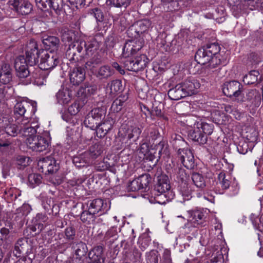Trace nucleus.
I'll return each mask as SVG.
<instances>
[{
  "label": "nucleus",
  "mask_w": 263,
  "mask_h": 263,
  "mask_svg": "<svg viewBox=\"0 0 263 263\" xmlns=\"http://www.w3.org/2000/svg\"><path fill=\"white\" fill-rule=\"evenodd\" d=\"M143 135L144 139L153 146L158 143L163 137H161L158 130L155 128H149L146 129Z\"/></svg>",
  "instance_id": "nucleus-26"
},
{
  "label": "nucleus",
  "mask_w": 263,
  "mask_h": 263,
  "mask_svg": "<svg viewBox=\"0 0 263 263\" xmlns=\"http://www.w3.org/2000/svg\"><path fill=\"white\" fill-rule=\"evenodd\" d=\"M178 187L184 200H189L192 198V190L187 183L180 184Z\"/></svg>",
  "instance_id": "nucleus-52"
},
{
  "label": "nucleus",
  "mask_w": 263,
  "mask_h": 263,
  "mask_svg": "<svg viewBox=\"0 0 263 263\" xmlns=\"http://www.w3.org/2000/svg\"><path fill=\"white\" fill-rule=\"evenodd\" d=\"M87 207L96 215H101L106 213L110 208V203L106 199L96 198L88 202Z\"/></svg>",
  "instance_id": "nucleus-14"
},
{
  "label": "nucleus",
  "mask_w": 263,
  "mask_h": 263,
  "mask_svg": "<svg viewBox=\"0 0 263 263\" xmlns=\"http://www.w3.org/2000/svg\"><path fill=\"white\" fill-rule=\"evenodd\" d=\"M153 149L157 153L159 158L168 157L170 154L167 141L163 137L154 145Z\"/></svg>",
  "instance_id": "nucleus-28"
},
{
  "label": "nucleus",
  "mask_w": 263,
  "mask_h": 263,
  "mask_svg": "<svg viewBox=\"0 0 263 263\" xmlns=\"http://www.w3.org/2000/svg\"><path fill=\"white\" fill-rule=\"evenodd\" d=\"M128 99L127 93L121 94L112 103L110 109L114 112H118L125 106L126 101Z\"/></svg>",
  "instance_id": "nucleus-31"
},
{
  "label": "nucleus",
  "mask_w": 263,
  "mask_h": 263,
  "mask_svg": "<svg viewBox=\"0 0 263 263\" xmlns=\"http://www.w3.org/2000/svg\"><path fill=\"white\" fill-rule=\"evenodd\" d=\"M26 143L28 148L36 152H42L49 148L50 146V139L47 136L37 135L27 138Z\"/></svg>",
  "instance_id": "nucleus-8"
},
{
  "label": "nucleus",
  "mask_w": 263,
  "mask_h": 263,
  "mask_svg": "<svg viewBox=\"0 0 263 263\" xmlns=\"http://www.w3.org/2000/svg\"><path fill=\"white\" fill-rule=\"evenodd\" d=\"M189 218L194 227H203L206 224V218L208 213L203 209H196L187 211Z\"/></svg>",
  "instance_id": "nucleus-15"
},
{
  "label": "nucleus",
  "mask_w": 263,
  "mask_h": 263,
  "mask_svg": "<svg viewBox=\"0 0 263 263\" xmlns=\"http://www.w3.org/2000/svg\"><path fill=\"white\" fill-rule=\"evenodd\" d=\"M42 176L39 174L32 173L28 175L29 185L31 188L39 185L42 181Z\"/></svg>",
  "instance_id": "nucleus-57"
},
{
  "label": "nucleus",
  "mask_w": 263,
  "mask_h": 263,
  "mask_svg": "<svg viewBox=\"0 0 263 263\" xmlns=\"http://www.w3.org/2000/svg\"><path fill=\"white\" fill-rule=\"evenodd\" d=\"M151 238L148 234H143L138 240L139 247L142 251L145 250L151 244Z\"/></svg>",
  "instance_id": "nucleus-61"
},
{
  "label": "nucleus",
  "mask_w": 263,
  "mask_h": 263,
  "mask_svg": "<svg viewBox=\"0 0 263 263\" xmlns=\"http://www.w3.org/2000/svg\"><path fill=\"white\" fill-rule=\"evenodd\" d=\"M104 150V145L100 143H96L89 147L88 151H85L91 161L100 156Z\"/></svg>",
  "instance_id": "nucleus-30"
},
{
  "label": "nucleus",
  "mask_w": 263,
  "mask_h": 263,
  "mask_svg": "<svg viewBox=\"0 0 263 263\" xmlns=\"http://www.w3.org/2000/svg\"><path fill=\"white\" fill-rule=\"evenodd\" d=\"M48 217L46 214L37 213L35 217L33 219L32 221L37 226V232H35V234H40L45 226L47 224Z\"/></svg>",
  "instance_id": "nucleus-40"
},
{
  "label": "nucleus",
  "mask_w": 263,
  "mask_h": 263,
  "mask_svg": "<svg viewBox=\"0 0 263 263\" xmlns=\"http://www.w3.org/2000/svg\"><path fill=\"white\" fill-rule=\"evenodd\" d=\"M55 97L57 102L64 105L69 103L71 99L72 95L69 89L63 87L58 91Z\"/></svg>",
  "instance_id": "nucleus-35"
},
{
  "label": "nucleus",
  "mask_w": 263,
  "mask_h": 263,
  "mask_svg": "<svg viewBox=\"0 0 263 263\" xmlns=\"http://www.w3.org/2000/svg\"><path fill=\"white\" fill-rule=\"evenodd\" d=\"M243 86L236 80L227 81L222 86L223 94L228 97L235 99L238 102H243L242 97Z\"/></svg>",
  "instance_id": "nucleus-7"
},
{
  "label": "nucleus",
  "mask_w": 263,
  "mask_h": 263,
  "mask_svg": "<svg viewBox=\"0 0 263 263\" xmlns=\"http://www.w3.org/2000/svg\"><path fill=\"white\" fill-rule=\"evenodd\" d=\"M125 88L122 80L115 79L109 82L105 87L106 96L109 98H114L122 92Z\"/></svg>",
  "instance_id": "nucleus-19"
},
{
  "label": "nucleus",
  "mask_w": 263,
  "mask_h": 263,
  "mask_svg": "<svg viewBox=\"0 0 263 263\" xmlns=\"http://www.w3.org/2000/svg\"><path fill=\"white\" fill-rule=\"evenodd\" d=\"M97 86L92 83H85L84 86H81L78 90V94L87 97L96 93Z\"/></svg>",
  "instance_id": "nucleus-44"
},
{
  "label": "nucleus",
  "mask_w": 263,
  "mask_h": 263,
  "mask_svg": "<svg viewBox=\"0 0 263 263\" xmlns=\"http://www.w3.org/2000/svg\"><path fill=\"white\" fill-rule=\"evenodd\" d=\"M169 98L173 100H178L182 98L187 96L182 89L180 83L177 84L174 87L170 89L168 91Z\"/></svg>",
  "instance_id": "nucleus-37"
},
{
  "label": "nucleus",
  "mask_w": 263,
  "mask_h": 263,
  "mask_svg": "<svg viewBox=\"0 0 263 263\" xmlns=\"http://www.w3.org/2000/svg\"><path fill=\"white\" fill-rule=\"evenodd\" d=\"M5 198L9 202L15 201L21 195V191L16 187L6 188L4 191Z\"/></svg>",
  "instance_id": "nucleus-49"
},
{
  "label": "nucleus",
  "mask_w": 263,
  "mask_h": 263,
  "mask_svg": "<svg viewBox=\"0 0 263 263\" xmlns=\"http://www.w3.org/2000/svg\"><path fill=\"white\" fill-rule=\"evenodd\" d=\"M41 50H26V63L30 66H32L39 63L40 54Z\"/></svg>",
  "instance_id": "nucleus-39"
},
{
  "label": "nucleus",
  "mask_w": 263,
  "mask_h": 263,
  "mask_svg": "<svg viewBox=\"0 0 263 263\" xmlns=\"http://www.w3.org/2000/svg\"><path fill=\"white\" fill-rule=\"evenodd\" d=\"M178 160L187 169H194L195 164V159L192 151L190 149H186L182 153H179L177 155Z\"/></svg>",
  "instance_id": "nucleus-22"
},
{
  "label": "nucleus",
  "mask_w": 263,
  "mask_h": 263,
  "mask_svg": "<svg viewBox=\"0 0 263 263\" xmlns=\"http://www.w3.org/2000/svg\"><path fill=\"white\" fill-rule=\"evenodd\" d=\"M37 166L39 171L45 175L52 174L59 169V165L57 163L55 159L51 156L46 157L40 160Z\"/></svg>",
  "instance_id": "nucleus-12"
},
{
  "label": "nucleus",
  "mask_w": 263,
  "mask_h": 263,
  "mask_svg": "<svg viewBox=\"0 0 263 263\" xmlns=\"http://www.w3.org/2000/svg\"><path fill=\"white\" fill-rule=\"evenodd\" d=\"M142 133V128L136 125H122L119 132V136L126 140L125 147L130 148L133 142H136Z\"/></svg>",
  "instance_id": "nucleus-5"
},
{
  "label": "nucleus",
  "mask_w": 263,
  "mask_h": 263,
  "mask_svg": "<svg viewBox=\"0 0 263 263\" xmlns=\"http://www.w3.org/2000/svg\"><path fill=\"white\" fill-rule=\"evenodd\" d=\"M137 178L142 192H147L149 190V184L152 181V178L148 174H143Z\"/></svg>",
  "instance_id": "nucleus-43"
},
{
  "label": "nucleus",
  "mask_w": 263,
  "mask_h": 263,
  "mask_svg": "<svg viewBox=\"0 0 263 263\" xmlns=\"http://www.w3.org/2000/svg\"><path fill=\"white\" fill-rule=\"evenodd\" d=\"M57 239L61 241L58 246L65 251L69 248L72 243L77 241V230L72 225L66 227L63 231L57 234Z\"/></svg>",
  "instance_id": "nucleus-6"
},
{
  "label": "nucleus",
  "mask_w": 263,
  "mask_h": 263,
  "mask_svg": "<svg viewBox=\"0 0 263 263\" xmlns=\"http://www.w3.org/2000/svg\"><path fill=\"white\" fill-rule=\"evenodd\" d=\"M70 247L76 256V259L78 260L79 263H84L88 253L87 245L81 240H78L72 243Z\"/></svg>",
  "instance_id": "nucleus-17"
},
{
  "label": "nucleus",
  "mask_w": 263,
  "mask_h": 263,
  "mask_svg": "<svg viewBox=\"0 0 263 263\" xmlns=\"http://www.w3.org/2000/svg\"><path fill=\"white\" fill-rule=\"evenodd\" d=\"M14 67L16 77L20 80L27 78L30 73L29 65L26 63L24 55L17 57L14 61Z\"/></svg>",
  "instance_id": "nucleus-16"
},
{
  "label": "nucleus",
  "mask_w": 263,
  "mask_h": 263,
  "mask_svg": "<svg viewBox=\"0 0 263 263\" xmlns=\"http://www.w3.org/2000/svg\"><path fill=\"white\" fill-rule=\"evenodd\" d=\"M27 245L26 241L23 238L19 239L14 246L13 254L16 257H21L22 253L24 251V247Z\"/></svg>",
  "instance_id": "nucleus-54"
},
{
  "label": "nucleus",
  "mask_w": 263,
  "mask_h": 263,
  "mask_svg": "<svg viewBox=\"0 0 263 263\" xmlns=\"http://www.w3.org/2000/svg\"><path fill=\"white\" fill-rule=\"evenodd\" d=\"M114 73V70L109 66H101L98 70L97 77L99 79H107Z\"/></svg>",
  "instance_id": "nucleus-55"
},
{
  "label": "nucleus",
  "mask_w": 263,
  "mask_h": 263,
  "mask_svg": "<svg viewBox=\"0 0 263 263\" xmlns=\"http://www.w3.org/2000/svg\"><path fill=\"white\" fill-rule=\"evenodd\" d=\"M48 5L52 8L57 15H60L63 6V0H49Z\"/></svg>",
  "instance_id": "nucleus-58"
},
{
  "label": "nucleus",
  "mask_w": 263,
  "mask_h": 263,
  "mask_svg": "<svg viewBox=\"0 0 263 263\" xmlns=\"http://www.w3.org/2000/svg\"><path fill=\"white\" fill-rule=\"evenodd\" d=\"M11 80L12 73L9 66H2L0 70V82L4 85L9 83Z\"/></svg>",
  "instance_id": "nucleus-46"
},
{
  "label": "nucleus",
  "mask_w": 263,
  "mask_h": 263,
  "mask_svg": "<svg viewBox=\"0 0 263 263\" xmlns=\"http://www.w3.org/2000/svg\"><path fill=\"white\" fill-rule=\"evenodd\" d=\"M58 50H50L41 58L40 68L44 70L53 69L60 63V59L57 52Z\"/></svg>",
  "instance_id": "nucleus-11"
},
{
  "label": "nucleus",
  "mask_w": 263,
  "mask_h": 263,
  "mask_svg": "<svg viewBox=\"0 0 263 263\" xmlns=\"http://www.w3.org/2000/svg\"><path fill=\"white\" fill-rule=\"evenodd\" d=\"M191 178L194 184L198 188L203 189L206 186L205 177L199 173L192 174Z\"/></svg>",
  "instance_id": "nucleus-51"
},
{
  "label": "nucleus",
  "mask_w": 263,
  "mask_h": 263,
  "mask_svg": "<svg viewBox=\"0 0 263 263\" xmlns=\"http://www.w3.org/2000/svg\"><path fill=\"white\" fill-rule=\"evenodd\" d=\"M259 72L257 70H251L243 77V82L247 85L255 84L258 80Z\"/></svg>",
  "instance_id": "nucleus-48"
},
{
  "label": "nucleus",
  "mask_w": 263,
  "mask_h": 263,
  "mask_svg": "<svg viewBox=\"0 0 263 263\" xmlns=\"http://www.w3.org/2000/svg\"><path fill=\"white\" fill-rule=\"evenodd\" d=\"M137 50H122V58L125 67L132 71L138 72L146 68L150 61L149 59L144 54H138Z\"/></svg>",
  "instance_id": "nucleus-2"
},
{
  "label": "nucleus",
  "mask_w": 263,
  "mask_h": 263,
  "mask_svg": "<svg viewBox=\"0 0 263 263\" xmlns=\"http://www.w3.org/2000/svg\"><path fill=\"white\" fill-rule=\"evenodd\" d=\"M82 107V103L80 101H75L67 109L65 108L61 110L62 119L67 123L74 125L73 116L77 115Z\"/></svg>",
  "instance_id": "nucleus-13"
},
{
  "label": "nucleus",
  "mask_w": 263,
  "mask_h": 263,
  "mask_svg": "<svg viewBox=\"0 0 263 263\" xmlns=\"http://www.w3.org/2000/svg\"><path fill=\"white\" fill-rule=\"evenodd\" d=\"M29 77H30L29 81L27 82L26 84L32 83L37 86H41L44 83L45 76L40 68L34 69L32 72H30Z\"/></svg>",
  "instance_id": "nucleus-29"
},
{
  "label": "nucleus",
  "mask_w": 263,
  "mask_h": 263,
  "mask_svg": "<svg viewBox=\"0 0 263 263\" xmlns=\"http://www.w3.org/2000/svg\"><path fill=\"white\" fill-rule=\"evenodd\" d=\"M0 129V147H7L11 144L10 137H15L21 132L18 126L13 123L12 119L8 115L5 117Z\"/></svg>",
  "instance_id": "nucleus-4"
},
{
  "label": "nucleus",
  "mask_w": 263,
  "mask_h": 263,
  "mask_svg": "<svg viewBox=\"0 0 263 263\" xmlns=\"http://www.w3.org/2000/svg\"><path fill=\"white\" fill-rule=\"evenodd\" d=\"M171 143L173 148L177 151V155L180 153H183L186 149H189L187 147V142L179 135L175 134L172 136Z\"/></svg>",
  "instance_id": "nucleus-27"
},
{
  "label": "nucleus",
  "mask_w": 263,
  "mask_h": 263,
  "mask_svg": "<svg viewBox=\"0 0 263 263\" xmlns=\"http://www.w3.org/2000/svg\"><path fill=\"white\" fill-rule=\"evenodd\" d=\"M115 163L107 158H104L102 161H100L96 164V168L98 171H104L105 170H109L110 172H113L114 168Z\"/></svg>",
  "instance_id": "nucleus-45"
},
{
  "label": "nucleus",
  "mask_w": 263,
  "mask_h": 263,
  "mask_svg": "<svg viewBox=\"0 0 263 263\" xmlns=\"http://www.w3.org/2000/svg\"><path fill=\"white\" fill-rule=\"evenodd\" d=\"M151 193L155 201L160 204H165L175 197L174 192L171 190L168 177L164 175L158 177Z\"/></svg>",
  "instance_id": "nucleus-1"
},
{
  "label": "nucleus",
  "mask_w": 263,
  "mask_h": 263,
  "mask_svg": "<svg viewBox=\"0 0 263 263\" xmlns=\"http://www.w3.org/2000/svg\"><path fill=\"white\" fill-rule=\"evenodd\" d=\"M118 234L117 231V226L111 227L106 232L103 236V240L105 242V245L110 246L118 239Z\"/></svg>",
  "instance_id": "nucleus-34"
},
{
  "label": "nucleus",
  "mask_w": 263,
  "mask_h": 263,
  "mask_svg": "<svg viewBox=\"0 0 263 263\" xmlns=\"http://www.w3.org/2000/svg\"><path fill=\"white\" fill-rule=\"evenodd\" d=\"M38 127L37 125L32 126L31 125L27 124L21 129L23 130L24 136L27 137V138H29L30 137L36 136V135H34L36 134L37 132L36 128Z\"/></svg>",
  "instance_id": "nucleus-62"
},
{
  "label": "nucleus",
  "mask_w": 263,
  "mask_h": 263,
  "mask_svg": "<svg viewBox=\"0 0 263 263\" xmlns=\"http://www.w3.org/2000/svg\"><path fill=\"white\" fill-rule=\"evenodd\" d=\"M85 74L86 71L84 68L82 67L73 68L69 74L71 84L75 86L81 84L85 79Z\"/></svg>",
  "instance_id": "nucleus-24"
},
{
  "label": "nucleus",
  "mask_w": 263,
  "mask_h": 263,
  "mask_svg": "<svg viewBox=\"0 0 263 263\" xmlns=\"http://www.w3.org/2000/svg\"><path fill=\"white\" fill-rule=\"evenodd\" d=\"M77 215H80L81 220L86 224L93 223L97 217L96 215L87 207L86 209L84 208L82 211H80L79 213H77Z\"/></svg>",
  "instance_id": "nucleus-33"
},
{
  "label": "nucleus",
  "mask_w": 263,
  "mask_h": 263,
  "mask_svg": "<svg viewBox=\"0 0 263 263\" xmlns=\"http://www.w3.org/2000/svg\"><path fill=\"white\" fill-rule=\"evenodd\" d=\"M261 51L251 52L248 57V60L251 64H257L263 60V56L261 55Z\"/></svg>",
  "instance_id": "nucleus-63"
},
{
  "label": "nucleus",
  "mask_w": 263,
  "mask_h": 263,
  "mask_svg": "<svg viewBox=\"0 0 263 263\" xmlns=\"http://www.w3.org/2000/svg\"><path fill=\"white\" fill-rule=\"evenodd\" d=\"M144 40L142 37L126 41L122 49H141L144 45Z\"/></svg>",
  "instance_id": "nucleus-41"
},
{
  "label": "nucleus",
  "mask_w": 263,
  "mask_h": 263,
  "mask_svg": "<svg viewBox=\"0 0 263 263\" xmlns=\"http://www.w3.org/2000/svg\"><path fill=\"white\" fill-rule=\"evenodd\" d=\"M180 84L187 96L197 93L201 86L200 80L193 77H188Z\"/></svg>",
  "instance_id": "nucleus-18"
},
{
  "label": "nucleus",
  "mask_w": 263,
  "mask_h": 263,
  "mask_svg": "<svg viewBox=\"0 0 263 263\" xmlns=\"http://www.w3.org/2000/svg\"><path fill=\"white\" fill-rule=\"evenodd\" d=\"M9 3L17 13L22 15L29 14L32 10V5L27 0H10Z\"/></svg>",
  "instance_id": "nucleus-20"
},
{
  "label": "nucleus",
  "mask_w": 263,
  "mask_h": 263,
  "mask_svg": "<svg viewBox=\"0 0 263 263\" xmlns=\"http://www.w3.org/2000/svg\"><path fill=\"white\" fill-rule=\"evenodd\" d=\"M37 110L36 104L34 102L31 104L25 101H20L16 103L14 107V114L16 117H23L26 120L35 114Z\"/></svg>",
  "instance_id": "nucleus-9"
},
{
  "label": "nucleus",
  "mask_w": 263,
  "mask_h": 263,
  "mask_svg": "<svg viewBox=\"0 0 263 263\" xmlns=\"http://www.w3.org/2000/svg\"><path fill=\"white\" fill-rule=\"evenodd\" d=\"M173 174L174 177H175V179L179 183V184L187 183V180L189 176L184 168L177 166L174 168Z\"/></svg>",
  "instance_id": "nucleus-42"
},
{
  "label": "nucleus",
  "mask_w": 263,
  "mask_h": 263,
  "mask_svg": "<svg viewBox=\"0 0 263 263\" xmlns=\"http://www.w3.org/2000/svg\"><path fill=\"white\" fill-rule=\"evenodd\" d=\"M253 216L252 215L250 219L254 228L263 233V212L259 219L257 218H254Z\"/></svg>",
  "instance_id": "nucleus-64"
},
{
  "label": "nucleus",
  "mask_w": 263,
  "mask_h": 263,
  "mask_svg": "<svg viewBox=\"0 0 263 263\" xmlns=\"http://www.w3.org/2000/svg\"><path fill=\"white\" fill-rule=\"evenodd\" d=\"M72 162L77 168H81L87 166L91 161L88 157L87 154L83 152L80 154L73 156Z\"/></svg>",
  "instance_id": "nucleus-38"
},
{
  "label": "nucleus",
  "mask_w": 263,
  "mask_h": 263,
  "mask_svg": "<svg viewBox=\"0 0 263 263\" xmlns=\"http://www.w3.org/2000/svg\"><path fill=\"white\" fill-rule=\"evenodd\" d=\"M105 117L104 110L101 108L92 109L85 117L83 124L91 129H95Z\"/></svg>",
  "instance_id": "nucleus-10"
},
{
  "label": "nucleus",
  "mask_w": 263,
  "mask_h": 263,
  "mask_svg": "<svg viewBox=\"0 0 263 263\" xmlns=\"http://www.w3.org/2000/svg\"><path fill=\"white\" fill-rule=\"evenodd\" d=\"M128 256H124V261L128 260L133 263H139L141 261L142 253L138 249L135 248L132 251L129 252Z\"/></svg>",
  "instance_id": "nucleus-53"
},
{
  "label": "nucleus",
  "mask_w": 263,
  "mask_h": 263,
  "mask_svg": "<svg viewBox=\"0 0 263 263\" xmlns=\"http://www.w3.org/2000/svg\"><path fill=\"white\" fill-rule=\"evenodd\" d=\"M42 42L45 46L48 47L46 49L51 48L58 49L60 47V40L56 36H45L43 37Z\"/></svg>",
  "instance_id": "nucleus-47"
},
{
  "label": "nucleus",
  "mask_w": 263,
  "mask_h": 263,
  "mask_svg": "<svg viewBox=\"0 0 263 263\" xmlns=\"http://www.w3.org/2000/svg\"><path fill=\"white\" fill-rule=\"evenodd\" d=\"M61 40L65 44V46H68L67 49H71L74 48L77 44L79 46L78 43H74L73 40L75 36L74 32L72 30H69L68 28H64L61 29ZM77 49H82V47L79 48V46L76 47Z\"/></svg>",
  "instance_id": "nucleus-23"
},
{
  "label": "nucleus",
  "mask_w": 263,
  "mask_h": 263,
  "mask_svg": "<svg viewBox=\"0 0 263 263\" xmlns=\"http://www.w3.org/2000/svg\"><path fill=\"white\" fill-rule=\"evenodd\" d=\"M88 263H104L105 256L103 249L98 246L91 250L88 253Z\"/></svg>",
  "instance_id": "nucleus-25"
},
{
  "label": "nucleus",
  "mask_w": 263,
  "mask_h": 263,
  "mask_svg": "<svg viewBox=\"0 0 263 263\" xmlns=\"http://www.w3.org/2000/svg\"><path fill=\"white\" fill-rule=\"evenodd\" d=\"M228 54L224 50H218L217 53L214 54L211 50H197L195 60L200 65L209 63L211 65L224 64L227 60Z\"/></svg>",
  "instance_id": "nucleus-3"
},
{
  "label": "nucleus",
  "mask_w": 263,
  "mask_h": 263,
  "mask_svg": "<svg viewBox=\"0 0 263 263\" xmlns=\"http://www.w3.org/2000/svg\"><path fill=\"white\" fill-rule=\"evenodd\" d=\"M189 137L192 140L197 142L200 145L205 144L208 140L207 136L197 127L190 132Z\"/></svg>",
  "instance_id": "nucleus-36"
},
{
  "label": "nucleus",
  "mask_w": 263,
  "mask_h": 263,
  "mask_svg": "<svg viewBox=\"0 0 263 263\" xmlns=\"http://www.w3.org/2000/svg\"><path fill=\"white\" fill-rule=\"evenodd\" d=\"M231 181L226 178V174L224 172H220L218 176L217 185L218 187H221L222 190L228 189L230 185Z\"/></svg>",
  "instance_id": "nucleus-59"
},
{
  "label": "nucleus",
  "mask_w": 263,
  "mask_h": 263,
  "mask_svg": "<svg viewBox=\"0 0 263 263\" xmlns=\"http://www.w3.org/2000/svg\"><path fill=\"white\" fill-rule=\"evenodd\" d=\"M95 50H66L65 56L67 59L71 63L81 62L86 59L88 58L89 53L91 54L96 53Z\"/></svg>",
  "instance_id": "nucleus-21"
},
{
  "label": "nucleus",
  "mask_w": 263,
  "mask_h": 263,
  "mask_svg": "<svg viewBox=\"0 0 263 263\" xmlns=\"http://www.w3.org/2000/svg\"><path fill=\"white\" fill-rule=\"evenodd\" d=\"M134 25L137 28L138 32L142 35L148 31L151 23L149 20L144 19L136 22Z\"/></svg>",
  "instance_id": "nucleus-50"
},
{
  "label": "nucleus",
  "mask_w": 263,
  "mask_h": 263,
  "mask_svg": "<svg viewBox=\"0 0 263 263\" xmlns=\"http://www.w3.org/2000/svg\"><path fill=\"white\" fill-rule=\"evenodd\" d=\"M246 99L253 107H258L261 101L260 93L256 89H250L246 95Z\"/></svg>",
  "instance_id": "nucleus-32"
},
{
  "label": "nucleus",
  "mask_w": 263,
  "mask_h": 263,
  "mask_svg": "<svg viewBox=\"0 0 263 263\" xmlns=\"http://www.w3.org/2000/svg\"><path fill=\"white\" fill-rule=\"evenodd\" d=\"M160 254L156 250H152L145 254L146 263H158Z\"/></svg>",
  "instance_id": "nucleus-60"
},
{
  "label": "nucleus",
  "mask_w": 263,
  "mask_h": 263,
  "mask_svg": "<svg viewBox=\"0 0 263 263\" xmlns=\"http://www.w3.org/2000/svg\"><path fill=\"white\" fill-rule=\"evenodd\" d=\"M144 156L145 160L150 162L149 164L150 167L156 166L160 159L157 153L153 149L148 151L147 154H145Z\"/></svg>",
  "instance_id": "nucleus-56"
}]
</instances>
